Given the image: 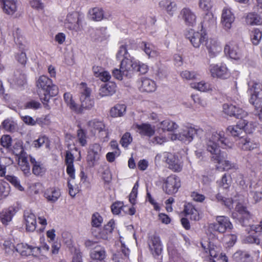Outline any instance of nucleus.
I'll return each instance as SVG.
<instances>
[{"mask_svg": "<svg viewBox=\"0 0 262 262\" xmlns=\"http://www.w3.org/2000/svg\"><path fill=\"white\" fill-rule=\"evenodd\" d=\"M228 140L225 137L222 131L213 132L206 139V148L211 154V160L221 164L224 170L236 169V166L228 160H226L227 155L221 151L220 146L223 147L227 145Z\"/></svg>", "mask_w": 262, "mask_h": 262, "instance_id": "1", "label": "nucleus"}, {"mask_svg": "<svg viewBox=\"0 0 262 262\" xmlns=\"http://www.w3.org/2000/svg\"><path fill=\"white\" fill-rule=\"evenodd\" d=\"M235 212L232 214V218L238 221L239 224L244 227H250V231H254L255 233L262 232V220L259 225H251V216L247 208L240 203H238L235 208Z\"/></svg>", "mask_w": 262, "mask_h": 262, "instance_id": "2", "label": "nucleus"}, {"mask_svg": "<svg viewBox=\"0 0 262 262\" xmlns=\"http://www.w3.org/2000/svg\"><path fill=\"white\" fill-rule=\"evenodd\" d=\"M36 85L38 89L44 92L43 97L40 98L45 107L49 108L48 104L51 97L58 94V87L53 83L52 80L46 75H41L36 81Z\"/></svg>", "mask_w": 262, "mask_h": 262, "instance_id": "3", "label": "nucleus"}, {"mask_svg": "<svg viewBox=\"0 0 262 262\" xmlns=\"http://www.w3.org/2000/svg\"><path fill=\"white\" fill-rule=\"evenodd\" d=\"M80 89L81 105L78 107V109L80 110V112L79 113H82L83 111L90 110L94 106V101L90 97L91 93L90 89L86 86L85 83H81Z\"/></svg>", "mask_w": 262, "mask_h": 262, "instance_id": "4", "label": "nucleus"}, {"mask_svg": "<svg viewBox=\"0 0 262 262\" xmlns=\"http://www.w3.org/2000/svg\"><path fill=\"white\" fill-rule=\"evenodd\" d=\"M249 91L251 94L250 103L255 107H260L262 101V84L259 82L251 81L248 83Z\"/></svg>", "mask_w": 262, "mask_h": 262, "instance_id": "5", "label": "nucleus"}, {"mask_svg": "<svg viewBox=\"0 0 262 262\" xmlns=\"http://www.w3.org/2000/svg\"><path fill=\"white\" fill-rule=\"evenodd\" d=\"M202 132L201 129H197L191 126H184L181 130V132L174 135V139H178L179 140L185 143H190L194 139V136Z\"/></svg>", "mask_w": 262, "mask_h": 262, "instance_id": "6", "label": "nucleus"}, {"mask_svg": "<svg viewBox=\"0 0 262 262\" xmlns=\"http://www.w3.org/2000/svg\"><path fill=\"white\" fill-rule=\"evenodd\" d=\"M193 47L199 48L201 44L206 42L207 35L205 31L201 30L200 32H194L193 30H189L185 34Z\"/></svg>", "mask_w": 262, "mask_h": 262, "instance_id": "7", "label": "nucleus"}, {"mask_svg": "<svg viewBox=\"0 0 262 262\" xmlns=\"http://www.w3.org/2000/svg\"><path fill=\"white\" fill-rule=\"evenodd\" d=\"M216 221V223L210 225V228L213 231L224 233L233 228V225L227 216H217Z\"/></svg>", "mask_w": 262, "mask_h": 262, "instance_id": "8", "label": "nucleus"}, {"mask_svg": "<svg viewBox=\"0 0 262 262\" xmlns=\"http://www.w3.org/2000/svg\"><path fill=\"white\" fill-rule=\"evenodd\" d=\"M180 186V179L174 175H171L164 179L163 189L167 194H172L178 191Z\"/></svg>", "mask_w": 262, "mask_h": 262, "instance_id": "9", "label": "nucleus"}, {"mask_svg": "<svg viewBox=\"0 0 262 262\" xmlns=\"http://www.w3.org/2000/svg\"><path fill=\"white\" fill-rule=\"evenodd\" d=\"M209 71L214 78H227L229 74L225 64H212L209 67Z\"/></svg>", "mask_w": 262, "mask_h": 262, "instance_id": "10", "label": "nucleus"}, {"mask_svg": "<svg viewBox=\"0 0 262 262\" xmlns=\"http://www.w3.org/2000/svg\"><path fill=\"white\" fill-rule=\"evenodd\" d=\"M136 65L137 60L130 56V57L122 59L120 67L125 76L130 77L133 72L135 71Z\"/></svg>", "mask_w": 262, "mask_h": 262, "instance_id": "11", "label": "nucleus"}, {"mask_svg": "<svg viewBox=\"0 0 262 262\" xmlns=\"http://www.w3.org/2000/svg\"><path fill=\"white\" fill-rule=\"evenodd\" d=\"M224 52L230 58L234 60H239L243 56V51L236 43L230 42L226 45L224 48Z\"/></svg>", "mask_w": 262, "mask_h": 262, "instance_id": "12", "label": "nucleus"}, {"mask_svg": "<svg viewBox=\"0 0 262 262\" xmlns=\"http://www.w3.org/2000/svg\"><path fill=\"white\" fill-rule=\"evenodd\" d=\"M30 156L31 155H28L26 152L22 151L19 155H18V164L23 172V173L25 177H29L31 176V173L30 171V166L29 163L30 161Z\"/></svg>", "mask_w": 262, "mask_h": 262, "instance_id": "13", "label": "nucleus"}, {"mask_svg": "<svg viewBox=\"0 0 262 262\" xmlns=\"http://www.w3.org/2000/svg\"><path fill=\"white\" fill-rule=\"evenodd\" d=\"M238 147L244 150H251L258 146V143L253 138L242 136L238 142Z\"/></svg>", "mask_w": 262, "mask_h": 262, "instance_id": "14", "label": "nucleus"}, {"mask_svg": "<svg viewBox=\"0 0 262 262\" xmlns=\"http://www.w3.org/2000/svg\"><path fill=\"white\" fill-rule=\"evenodd\" d=\"M16 251L24 256L34 255L40 252V248L29 246L26 244H18L16 246Z\"/></svg>", "mask_w": 262, "mask_h": 262, "instance_id": "15", "label": "nucleus"}, {"mask_svg": "<svg viewBox=\"0 0 262 262\" xmlns=\"http://www.w3.org/2000/svg\"><path fill=\"white\" fill-rule=\"evenodd\" d=\"M205 47L210 58L216 56L222 50L220 43L216 40L212 38H207L205 42Z\"/></svg>", "mask_w": 262, "mask_h": 262, "instance_id": "16", "label": "nucleus"}, {"mask_svg": "<svg viewBox=\"0 0 262 262\" xmlns=\"http://www.w3.org/2000/svg\"><path fill=\"white\" fill-rule=\"evenodd\" d=\"M235 17L230 8L225 7L222 10L221 23L225 30L230 29L234 22Z\"/></svg>", "mask_w": 262, "mask_h": 262, "instance_id": "17", "label": "nucleus"}, {"mask_svg": "<svg viewBox=\"0 0 262 262\" xmlns=\"http://www.w3.org/2000/svg\"><path fill=\"white\" fill-rule=\"evenodd\" d=\"M180 15L186 25L193 26L195 24L196 15L189 8L185 7L183 8L180 12Z\"/></svg>", "mask_w": 262, "mask_h": 262, "instance_id": "18", "label": "nucleus"}, {"mask_svg": "<svg viewBox=\"0 0 262 262\" xmlns=\"http://www.w3.org/2000/svg\"><path fill=\"white\" fill-rule=\"evenodd\" d=\"M79 15L76 12L67 15L65 25L70 30L77 31L79 30Z\"/></svg>", "mask_w": 262, "mask_h": 262, "instance_id": "19", "label": "nucleus"}, {"mask_svg": "<svg viewBox=\"0 0 262 262\" xmlns=\"http://www.w3.org/2000/svg\"><path fill=\"white\" fill-rule=\"evenodd\" d=\"M17 211V208L14 206H10L0 212V221L3 225H7L12 221L13 216Z\"/></svg>", "mask_w": 262, "mask_h": 262, "instance_id": "20", "label": "nucleus"}, {"mask_svg": "<svg viewBox=\"0 0 262 262\" xmlns=\"http://www.w3.org/2000/svg\"><path fill=\"white\" fill-rule=\"evenodd\" d=\"M74 157L73 155L69 150L66 151L65 156V162L67 165V173L69 177L74 180L75 178V169L74 167Z\"/></svg>", "mask_w": 262, "mask_h": 262, "instance_id": "21", "label": "nucleus"}, {"mask_svg": "<svg viewBox=\"0 0 262 262\" xmlns=\"http://www.w3.org/2000/svg\"><path fill=\"white\" fill-rule=\"evenodd\" d=\"M24 217L26 230L28 232H33L36 228L35 215L29 211H25Z\"/></svg>", "mask_w": 262, "mask_h": 262, "instance_id": "22", "label": "nucleus"}, {"mask_svg": "<svg viewBox=\"0 0 262 262\" xmlns=\"http://www.w3.org/2000/svg\"><path fill=\"white\" fill-rule=\"evenodd\" d=\"M116 91V84L115 82L108 81L102 84L99 89V95L101 97L113 95Z\"/></svg>", "mask_w": 262, "mask_h": 262, "instance_id": "23", "label": "nucleus"}, {"mask_svg": "<svg viewBox=\"0 0 262 262\" xmlns=\"http://www.w3.org/2000/svg\"><path fill=\"white\" fill-rule=\"evenodd\" d=\"M134 127L140 134L148 137H151L155 132V127L149 123L134 124Z\"/></svg>", "mask_w": 262, "mask_h": 262, "instance_id": "24", "label": "nucleus"}, {"mask_svg": "<svg viewBox=\"0 0 262 262\" xmlns=\"http://www.w3.org/2000/svg\"><path fill=\"white\" fill-rule=\"evenodd\" d=\"M30 162L32 165V173L36 176H42L46 171V168L40 161H36L32 156H30Z\"/></svg>", "mask_w": 262, "mask_h": 262, "instance_id": "25", "label": "nucleus"}, {"mask_svg": "<svg viewBox=\"0 0 262 262\" xmlns=\"http://www.w3.org/2000/svg\"><path fill=\"white\" fill-rule=\"evenodd\" d=\"M148 245L153 255L159 256L161 253L162 246L159 237L157 236H151Z\"/></svg>", "mask_w": 262, "mask_h": 262, "instance_id": "26", "label": "nucleus"}, {"mask_svg": "<svg viewBox=\"0 0 262 262\" xmlns=\"http://www.w3.org/2000/svg\"><path fill=\"white\" fill-rule=\"evenodd\" d=\"M17 2V0H0L3 11L9 15H12L16 11Z\"/></svg>", "mask_w": 262, "mask_h": 262, "instance_id": "27", "label": "nucleus"}, {"mask_svg": "<svg viewBox=\"0 0 262 262\" xmlns=\"http://www.w3.org/2000/svg\"><path fill=\"white\" fill-rule=\"evenodd\" d=\"M139 89L142 92L151 93L156 90V84L154 81L147 78H143L140 82Z\"/></svg>", "mask_w": 262, "mask_h": 262, "instance_id": "28", "label": "nucleus"}, {"mask_svg": "<svg viewBox=\"0 0 262 262\" xmlns=\"http://www.w3.org/2000/svg\"><path fill=\"white\" fill-rule=\"evenodd\" d=\"M165 155H169L166 160L169 168L175 172L180 171L183 167L182 163L175 156L171 154H165Z\"/></svg>", "mask_w": 262, "mask_h": 262, "instance_id": "29", "label": "nucleus"}, {"mask_svg": "<svg viewBox=\"0 0 262 262\" xmlns=\"http://www.w3.org/2000/svg\"><path fill=\"white\" fill-rule=\"evenodd\" d=\"M201 245L202 248L206 253L207 252V250L209 251L210 256L213 258L217 259L220 254H223L221 252V247L214 245L210 242L207 243V245H205L204 243H201Z\"/></svg>", "mask_w": 262, "mask_h": 262, "instance_id": "30", "label": "nucleus"}, {"mask_svg": "<svg viewBox=\"0 0 262 262\" xmlns=\"http://www.w3.org/2000/svg\"><path fill=\"white\" fill-rule=\"evenodd\" d=\"M48 201L56 202L60 196V192L59 189L53 187L47 189L44 194Z\"/></svg>", "mask_w": 262, "mask_h": 262, "instance_id": "31", "label": "nucleus"}, {"mask_svg": "<svg viewBox=\"0 0 262 262\" xmlns=\"http://www.w3.org/2000/svg\"><path fill=\"white\" fill-rule=\"evenodd\" d=\"M160 7L166 10L167 13L170 16L173 15L176 10V4L170 0H163L159 3Z\"/></svg>", "mask_w": 262, "mask_h": 262, "instance_id": "32", "label": "nucleus"}, {"mask_svg": "<svg viewBox=\"0 0 262 262\" xmlns=\"http://www.w3.org/2000/svg\"><path fill=\"white\" fill-rule=\"evenodd\" d=\"M246 23L249 25H261L262 17L255 13H249L246 17Z\"/></svg>", "mask_w": 262, "mask_h": 262, "instance_id": "33", "label": "nucleus"}, {"mask_svg": "<svg viewBox=\"0 0 262 262\" xmlns=\"http://www.w3.org/2000/svg\"><path fill=\"white\" fill-rule=\"evenodd\" d=\"M63 99L70 108L74 111L75 113L80 112V110L78 109V106L73 99L72 95L70 93H66L63 95Z\"/></svg>", "mask_w": 262, "mask_h": 262, "instance_id": "34", "label": "nucleus"}, {"mask_svg": "<svg viewBox=\"0 0 262 262\" xmlns=\"http://www.w3.org/2000/svg\"><path fill=\"white\" fill-rule=\"evenodd\" d=\"M240 120L238 121L236 125L229 126L227 128V131L231 136L234 137H239L243 136L244 133L243 127H241Z\"/></svg>", "mask_w": 262, "mask_h": 262, "instance_id": "35", "label": "nucleus"}, {"mask_svg": "<svg viewBox=\"0 0 262 262\" xmlns=\"http://www.w3.org/2000/svg\"><path fill=\"white\" fill-rule=\"evenodd\" d=\"M126 108L124 104H116L110 110V115L112 117H121L125 114Z\"/></svg>", "mask_w": 262, "mask_h": 262, "instance_id": "36", "label": "nucleus"}, {"mask_svg": "<svg viewBox=\"0 0 262 262\" xmlns=\"http://www.w3.org/2000/svg\"><path fill=\"white\" fill-rule=\"evenodd\" d=\"M233 257L236 262H252L251 256L247 252L237 251L233 254Z\"/></svg>", "mask_w": 262, "mask_h": 262, "instance_id": "37", "label": "nucleus"}, {"mask_svg": "<svg viewBox=\"0 0 262 262\" xmlns=\"http://www.w3.org/2000/svg\"><path fill=\"white\" fill-rule=\"evenodd\" d=\"M105 251L103 248L99 246H96L91 253V257L92 259L102 261L105 257Z\"/></svg>", "mask_w": 262, "mask_h": 262, "instance_id": "38", "label": "nucleus"}, {"mask_svg": "<svg viewBox=\"0 0 262 262\" xmlns=\"http://www.w3.org/2000/svg\"><path fill=\"white\" fill-rule=\"evenodd\" d=\"M159 127L163 131L172 132L178 128V125L170 120H165L160 122Z\"/></svg>", "mask_w": 262, "mask_h": 262, "instance_id": "39", "label": "nucleus"}, {"mask_svg": "<svg viewBox=\"0 0 262 262\" xmlns=\"http://www.w3.org/2000/svg\"><path fill=\"white\" fill-rule=\"evenodd\" d=\"M184 211L187 215H190V219L194 221H198L200 216L198 211L191 204H188L185 206Z\"/></svg>", "mask_w": 262, "mask_h": 262, "instance_id": "40", "label": "nucleus"}, {"mask_svg": "<svg viewBox=\"0 0 262 262\" xmlns=\"http://www.w3.org/2000/svg\"><path fill=\"white\" fill-rule=\"evenodd\" d=\"M184 211L187 215H190V219L194 221H198L200 216L198 211L191 204H188L185 206Z\"/></svg>", "mask_w": 262, "mask_h": 262, "instance_id": "41", "label": "nucleus"}, {"mask_svg": "<svg viewBox=\"0 0 262 262\" xmlns=\"http://www.w3.org/2000/svg\"><path fill=\"white\" fill-rule=\"evenodd\" d=\"M128 49V45H127V41H126L124 44L121 45L117 53V58L119 60H122V59L123 58L130 57V56L127 52Z\"/></svg>", "mask_w": 262, "mask_h": 262, "instance_id": "42", "label": "nucleus"}, {"mask_svg": "<svg viewBox=\"0 0 262 262\" xmlns=\"http://www.w3.org/2000/svg\"><path fill=\"white\" fill-rule=\"evenodd\" d=\"M89 14L91 19L96 21H100L103 17V12L102 9L94 8L89 10Z\"/></svg>", "mask_w": 262, "mask_h": 262, "instance_id": "43", "label": "nucleus"}, {"mask_svg": "<svg viewBox=\"0 0 262 262\" xmlns=\"http://www.w3.org/2000/svg\"><path fill=\"white\" fill-rule=\"evenodd\" d=\"M241 127H243L244 132L251 133L256 127L257 123L253 122H249L245 119L240 120Z\"/></svg>", "mask_w": 262, "mask_h": 262, "instance_id": "44", "label": "nucleus"}, {"mask_svg": "<svg viewBox=\"0 0 262 262\" xmlns=\"http://www.w3.org/2000/svg\"><path fill=\"white\" fill-rule=\"evenodd\" d=\"M262 38V31L259 29H254L251 32L250 38L253 45H258Z\"/></svg>", "mask_w": 262, "mask_h": 262, "instance_id": "45", "label": "nucleus"}, {"mask_svg": "<svg viewBox=\"0 0 262 262\" xmlns=\"http://www.w3.org/2000/svg\"><path fill=\"white\" fill-rule=\"evenodd\" d=\"M13 82L18 86H23L26 83V78L25 74L19 71L14 72L12 78Z\"/></svg>", "mask_w": 262, "mask_h": 262, "instance_id": "46", "label": "nucleus"}, {"mask_svg": "<svg viewBox=\"0 0 262 262\" xmlns=\"http://www.w3.org/2000/svg\"><path fill=\"white\" fill-rule=\"evenodd\" d=\"M191 86L192 88L201 92H207L211 90L210 84L205 82L204 81H202L200 82L191 83Z\"/></svg>", "mask_w": 262, "mask_h": 262, "instance_id": "47", "label": "nucleus"}, {"mask_svg": "<svg viewBox=\"0 0 262 262\" xmlns=\"http://www.w3.org/2000/svg\"><path fill=\"white\" fill-rule=\"evenodd\" d=\"M89 125L100 133L104 132L106 136H107L108 132L105 129V125L102 122L96 120L92 121L89 122Z\"/></svg>", "mask_w": 262, "mask_h": 262, "instance_id": "48", "label": "nucleus"}, {"mask_svg": "<svg viewBox=\"0 0 262 262\" xmlns=\"http://www.w3.org/2000/svg\"><path fill=\"white\" fill-rule=\"evenodd\" d=\"M100 155H95V154L91 153L88 151L86 157V162L89 167H92L97 164L99 160Z\"/></svg>", "mask_w": 262, "mask_h": 262, "instance_id": "49", "label": "nucleus"}, {"mask_svg": "<svg viewBox=\"0 0 262 262\" xmlns=\"http://www.w3.org/2000/svg\"><path fill=\"white\" fill-rule=\"evenodd\" d=\"M6 179L11 183L16 188L19 190H24L23 187L20 185L18 178L14 176L7 175L5 177Z\"/></svg>", "mask_w": 262, "mask_h": 262, "instance_id": "50", "label": "nucleus"}, {"mask_svg": "<svg viewBox=\"0 0 262 262\" xmlns=\"http://www.w3.org/2000/svg\"><path fill=\"white\" fill-rule=\"evenodd\" d=\"M77 138L78 141L80 145L84 146L87 144L86 133L82 128L77 130Z\"/></svg>", "mask_w": 262, "mask_h": 262, "instance_id": "51", "label": "nucleus"}, {"mask_svg": "<svg viewBox=\"0 0 262 262\" xmlns=\"http://www.w3.org/2000/svg\"><path fill=\"white\" fill-rule=\"evenodd\" d=\"M0 144L6 149H9L12 145V139L9 135H3L0 139Z\"/></svg>", "mask_w": 262, "mask_h": 262, "instance_id": "52", "label": "nucleus"}, {"mask_svg": "<svg viewBox=\"0 0 262 262\" xmlns=\"http://www.w3.org/2000/svg\"><path fill=\"white\" fill-rule=\"evenodd\" d=\"M2 128L4 129L6 131L9 132H12L15 130V125L14 123L9 120L6 119L2 123Z\"/></svg>", "mask_w": 262, "mask_h": 262, "instance_id": "53", "label": "nucleus"}, {"mask_svg": "<svg viewBox=\"0 0 262 262\" xmlns=\"http://www.w3.org/2000/svg\"><path fill=\"white\" fill-rule=\"evenodd\" d=\"M102 217L98 212L94 213L92 216V225L93 227H99L102 223Z\"/></svg>", "mask_w": 262, "mask_h": 262, "instance_id": "54", "label": "nucleus"}, {"mask_svg": "<svg viewBox=\"0 0 262 262\" xmlns=\"http://www.w3.org/2000/svg\"><path fill=\"white\" fill-rule=\"evenodd\" d=\"M132 137L129 133H125L122 137L120 143L123 147H127L132 142Z\"/></svg>", "mask_w": 262, "mask_h": 262, "instance_id": "55", "label": "nucleus"}, {"mask_svg": "<svg viewBox=\"0 0 262 262\" xmlns=\"http://www.w3.org/2000/svg\"><path fill=\"white\" fill-rule=\"evenodd\" d=\"M34 144L35 147L37 148L40 147L44 144L48 147L49 145V140L46 136H41L34 141Z\"/></svg>", "mask_w": 262, "mask_h": 262, "instance_id": "56", "label": "nucleus"}, {"mask_svg": "<svg viewBox=\"0 0 262 262\" xmlns=\"http://www.w3.org/2000/svg\"><path fill=\"white\" fill-rule=\"evenodd\" d=\"M138 187H139L138 182H137L135 184V185L132 189V190L129 194V202L133 205H134L136 203V198H137V194H138Z\"/></svg>", "mask_w": 262, "mask_h": 262, "instance_id": "57", "label": "nucleus"}, {"mask_svg": "<svg viewBox=\"0 0 262 262\" xmlns=\"http://www.w3.org/2000/svg\"><path fill=\"white\" fill-rule=\"evenodd\" d=\"M181 76L183 79L191 80L196 78L197 74L194 71L185 70L181 73Z\"/></svg>", "mask_w": 262, "mask_h": 262, "instance_id": "58", "label": "nucleus"}, {"mask_svg": "<svg viewBox=\"0 0 262 262\" xmlns=\"http://www.w3.org/2000/svg\"><path fill=\"white\" fill-rule=\"evenodd\" d=\"M167 141L166 138L162 135L156 136L154 138L149 139V142L150 143L153 144H162Z\"/></svg>", "mask_w": 262, "mask_h": 262, "instance_id": "59", "label": "nucleus"}, {"mask_svg": "<svg viewBox=\"0 0 262 262\" xmlns=\"http://www.w3.org/2000/svg\"><path fill=\"white\" fill-rule=\"evenodd\" d=\"M199 6L203 11H208L212 7V2L211 0H200Z\"/></svg>", "mask_w": 262, "mask_h": 262, "instance_id": "60", "label": "nucleus"}, {"mask_svg": "<svg viewBox=\"0 0 262 262\" xmlns=\"http://www.w3.org/2000/svg\"><path fill=\"white\" fill-rule=\"evenodd\" d=\"M224 112L230 116H233L234 111L235 110V106L232 104H224L223 106Z\"/></svg>", "mask_w": 262, "mask_h": 262, "instance_id": "61", "label": "nucleus"}, {"mask_svg": "<svg viewBox=\"0 0 262 262\" xmlns=\"http://www.w3.org/2000/svg\"><path fill=\"white\" fill-rule=\"evenodd\" d=\"M137 67L135 71L139 72L141 74H144L148 71V67L146 64L137 61Z\"/></svg>", "mask_w": 262, "mask_h": 262, "instance_id": "62", "label": "nucleus"}, {"mask_svg": "<svg viewBox=\"0 0 262 262\" xmlns=\"http://www.w3.org/2000/svg\"><path fill=\"white\" fill-rule=\"evenodd\" d=\"M123 203L121 202H115L112 205V211L114 214H119L123 207Z\"/></svg>", "mask_w": 262, "mask_h": 262, "instance_id": "63", "label": "nucleus"}, {"mask_svg": "<svg viewBox=\"0 0 262 262\" xmlns=\"http://www.w3.org/2000/svg\"><path fill=\"white\" fill-rule=\"evenodd\" d=\"M244 242L248 244H256L258 245L260 243L259 239L255 235H249L244 238Z\"/></svg>", "mask_w": 262, "mask_h": 262, "instance_id": "64", "label": "nucleus"}]
</instances>
